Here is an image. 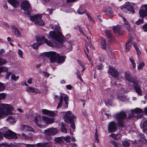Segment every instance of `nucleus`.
<instances>
[{"label": "nucleus", "instance_id": "obj_1", "mask_svg": "<svg viewBox=\"0 0 147 147\" xmlns=\"http://www.w3.org/2000/svg\"><path fill=\"white\" fill-rule=\"evenodd\" d=\"M125 77L126 80L128 82L133 84L134 88L136 92L139 96L142 94V90L141 88V82L138 80H134L131 76V73L129 71H126L125 73Z\"/></svg>", "mask_w": 147, "mask_h": 147}, {"label": "nucleus", "instance_id": "obj_2", "mask_svg": "<svg viewBox=\"0 0 147 147\" xmlns=\"http://www.w3.org/2000/svg\"><path fill=\"white\" fill-rule=\"evenodd\" d=\"M45 55L49 58L50 63H53L56 61L57 63H60L65 61L64 57L59 56L55 52L50 51L46 53Z\"/></svg>", "mask_w": 147, "mask_h": 147}, {"label": "nucleus", "instance_id": "obj_3", "mask_svg": "<svg viewBox=\"0 0 147 147\" xmlns=\"http://www.w3.org/2000/svg\"><path fill=\"white\" fill-rule=\"evenodd\" d=\"M60 28L58 26H56L54 31H50L49 32V36L58 42L62 44L63 42L62 34L60 32Z\"/></svg>", "mask_w": 147, "mask_h": 147}, {"label": "nucleus", "instance_id": "obj_4", "mask_svg": "<svg viewBox=\"0 0 147 147\" xmlns=\"http://www.w3.org/2000/svg\"><path fill=\"white\" fill-rule=\"evenodd\" d=\"M13 108L10 104H2L0 105V119L5 115L10 114Z\"/></svg>", "mask_w": 147, "mask_h": 147}, {"label": "nucleus", "instance_id": "obj_5", "mask_svg": "<svg viewBox=\"0 0 147 147\" xmlns=\"http://www.w3.org/2000/svg\"><path fill=\"white\" fill-rule=\"evenodd\" d=\"M64 120L65 122L70 123L71 128L74 129H75V126L74 121L76 118L75 116L71 111L66 112L64 116Z\"/></svg>", "mask_w": 147, "mask_h": 147}, {"label": "nucleus", "instance_id": "obj_6", "mask_svg": "<svg viewBox=\"0 0 147 147\" xmlns=\"http://www.w3.org/2000/svg\"><path fill=\"white\" fill-rule=\"evenodd\" d=\"M37 42L33 44L32 46V47L36 49L38 48V47L43 42H45L50 47H52L53 46V43L50 40H48L47 39L45 38L44 37H39L37 38Z\"/></svg>", "mask_w": 147, "mask_h": 147}, {"label": "nucleus", "instance_id": "obj_7", "mask_svg": "<svg viewBox=\"0 0 147 147\" xmlns=\"http://www.w3.org/2000/svg\"><path fill=\"white\" fill-rule=\"evenodd\" d=\"M126 116L125 113L123 111H121L114 115V117L118 121V124L119 126L124 127V120Z\"/></svg>", "mask_w": 147, "mask_h": 147}, {"label": "nucleus", "instance_id": "obj_8", "mask_svg": "<svg viewBox=\"0 0 147 147\" xmlns=\"http://www.w3.org/2000/svg\"><path fill=\"white\" fill-rule=\"evenodd\" d=\"M30 19L32 21L34 22L36 25L41 26L44 25V23L41 20L42 16L40 15H37L34 16H30Z\"/></svg>", "mask_w": 147, "mask_h": 147}, {"label": "nucleus", "instance_id": "obj_9", "mask_svg": "<svg viewBox=\"0 0 147 147\" xmlns=\"http://www.w3.org/2000/svg\"><path fill=\"white\" fill-rule=\"evenodd\" d=\"M20 6L22 9L24 11H26L27 14L30 15L31 10V8L30 4L28 1L27 0H25L22 1Z\"/></svg>", "mask_w": 147, "mask_h": 147}, {"label": "nucleus", "instance_id": "obj_10", "mask_svg": "<svg viewBox=\"0 0 147 147\" xmlns=\"http://www.w3.org/2000/svg\"><path fill=\"white\" fill-rule=\"evenodd\" d=\"M113 29L114 32L117 36H121L123 32V27L121 25L114 26L113 28Z\"/></svg>", "mask_w": 147, "mask_h": 147}, {"label": "nucleus", "instance_id": "obj_11", "mask_svg": "<svg viewBox=\"0 0 147 147\" xmlns=\"http://www.w3.org/2000/svg\"><path fill=\"white\" fill-rule=\"evenodd\" d=\"M142 112L143 111L141 109L139 108H136L131 111L132 115H130L128 117L129 119H130L132 118L133 116H134V113H135L136 114H137L136 115H135V116H136L139 118L142 117Z\"/></svg>", "mask_w": 147, "mask_h": 147}, {"label": "nucleus", "instance_id": "obj_12", "mask_svg": "<svg viewBox=\"0 0 147 147\" xmlns=\"http://www.w3.org/2000/svg\"><path fill=\"white\" fill-rule=\"evenodd\" d=\"M121 9L125 12H127V11H129L130 13H134V11L132 6L128 3L126 4L123 6Z\"/></svg>", "mask_w": 147, "mask_h": 147}, {"label": "nucleus", "instance_id": "obj_13", "mask_svg": "<svg viewBox=\"0 0 147 147\" xmlns=\"http://www.w3.org/2000/svg\"><path fill=\"white\" fill-rule=\"evenodd\" d=\"M58 132V129L56 128H50L44 131V133L47 135H54Z\"/></svg>", "mask_w": 147, "mask_h": 147}, {"label": "nucleus", "instance_id": "obj_14", "mask_svg": "<svg viewBox=\"0 0 147 147\" xmlns=\"http://www.w3.org/2000/svg\"><path fill=\"white\" fill-rule=\"evenodd\" d=\"M117 129L116 123L113 121L109 123L108 126V130L109 133L115 132Z\"/></svg>", "mask_w": 147, "mask_h": 147}, {"label": "nucleus", "instance_id": "obj_15", "mask_svg": "<svg viewBox=\"0 0 147 147\" xmlns=\"http://www.w3.org/2000/svg\"><path fill=\"white\" fill-rule=\"evenodd\" d=\"M5 134L7 136L5 135L3 136L7 139H10L12 138L16 139L17 138V136L15 133L10 130H8Z\"/></svg>", "mask_w": 147, "mask_h": 147}, {"label": "nucleus", "instance_id": "obj_16", "mask_svg": "<svg viewBox=\"0 0 147 147\" xmlns=\"http://www.w3.org/2000/svg\"><path fill=\"white\" fill-rule=\"evenodd\" d=\"M109 72L115 78L118 77L119 75L118 71L114 67H109Z\"/></svg>", "mask_w": 147, "mask_h": 147}, {"label": "nucleus", "instance_id": "obj_17", "mask_svg": "<svg viewBox=\"0 0 147 147\" xmlns=\"http://www.w3.org/2000/svg\"><path fill=\"white\" fill-rule=\"evenodd\" d=\"M42 117L41 116L39 115H38L36 117H35L34 119L36 124L40 128H42L43 127V126L40 124L42 122Z\"/></svg>", "mask_w": 147, "mask_h": 147}, {"label": "nucleus", "instance_id": "obj_18", "mask_svg": "<svg viewBox=\"0 0 147 147\" xmlns=\"http://www.w3.org/2000/svg\"><path fill=\"white\" fill-rule=\"evenodd\" d=\"M104 12L106 16L110 18H112L114 16L113 12L110 7L107 8L105 10Z\"/></svg>", "mask_w": 147, "mask_h": 147}, {"label": "nucleus", "instance_id": "obj_19", "mask_svg": "<svg viewBox=\"0 0 147 147\" xmlns=\"http://www.w3.org/2000/svg\"><path fill=\"white\" fill-rule=\"evenodd\" d=\"M42 120L46 123L51 124L54 122V119L46 116H42Z\"/></svg>", "mask_w": 147, "mask_h": 147}, {"label": "nucleus", "instance_id": "obj_20", "mask_svg": "<svg viewBox=\"0 0 147 147\" xmlns=\"http://www.w3.org/2000/svg\"><path fill=\"white\" fill-rule=\"evenodd\" d=\"M42 112L44 114L49 116H53L55 115V113L54 111H50L46 109H42Z\"/></svg>", "mask_w": 147, "mask_h": 147}, {"label": "nucleus", "instance_id": "obj_21", "mask_svg": "<svg viewBox=\"0 0 147 147\" xmlns=\"http://www.w3.org/2000/svg\"><path fill=\"white\" fill-rule=\"evenodd\" d=\"M21 128L22 130L24 131H34V130L31 127L25 125H22Z\"/></svg>", "mask_w": 147, "mask_h": 147}, {"label": "nucleus", "instance_id": "obj_22", "mask_svg": "<svg viewBox=\"0 0 147 147\" xmlns=\"http://www.w3.org/2000/svg\"><path fill=\"white\" fill-rule=\"evenodd\" d=\"M86 38L88 40V43L86 45V49L87 51L89 53L90 52V51L93 49V47L92 45V43L90 39H88L87 36H86Z\"/></svg>", "mask_w": 147, "mask_h": 147}, {"label": "nucleus", "instance_id": "obj_23", "mask_svg": "<svg viewBox=\"0 0 147 147\" xmlns=\"http://www.w3.org/2000/svg\"><path fill=\"white\" fill-rule=\"evenodd\" d=\"M105 33L111 41L112 42L114 41V37L110 31L109 30H106L105 31Z\"/></svg>", "mask_w": 147, "mask_h": 147}, {"label": "nucleus", "instance_id": "obj_24", "mask_svg": "<svg viewBox=\"0 0 147 147\" xmlns=\"http://www.w3.org/2000/svg\"><path fill=\"white\" fill-rule=\"evenodd\" d=\"M8 2L14 7H17L19 5V3L17 0H8Z\"/></svg>", "mask_w": 147, "mask_h": 147}, {"label": "nucleus", "instance_id": "obj_25", "mask_svg": "<svg viewBox=\"0 0 147 147\" xmlns=\"http://www.w3.org/2000/svg\"><path fill=\"white\" fill-rule=\"evenodd\" d=\"M139 13L140 17L142 18L147 16V13L144 9H141L139 11Z\"/></svg>", "mask_w": 147, "mask_h": 147}, {"label": "nucleus", "instance_id": "obj_26", "mask_svg": "<svg viewBox=\"0 0 147 147\" xmlns=\"http://www.w3.org/2000/svg\"><path fill=\"white\" fill-rule=\"evenodd\" d=\"M0 147H17V146L12 143H3L0 145Z\"/></svg>", "mask_w": 147, "mask_h": 147}, {"label": "nucleus", "instance_id": "obj_27", "mask_svg": "<svg viewBox=\"0 0 147 147\" xmlns=\"http://www.w3.org/2000/svg\"><path fill=\"white\" fill-rule=\"evenodd\" d=\"M131 39L129 40L126 42V52L128 51L132 45V42H131Z\"/></svg>", "mask_w": 147, "mask_h": 147}, {"label": "nucleus", "instance_id": "obj_28", "mask_svg": "<svg viewBox=\"0 0 147 147\" xmlns=\"http://www.w3.org/2000/svg\"><path fill=\"white\" fill-rule=\"evenodd\" d=\"M12 28L13 32L15 33L17 36L19 37H21V34H20L19 31L16 28L14 27H13Z\"/></svg>", "mask_w": 147, "mask_h": 147}, {"label": "nucleus", "instance_id": "obj_29", "mask_svg": "<svg viewBox=\"0 0 147 147\" xmlns=\"http://www.w3.org/2000/svg\"><path fill=\"white\" fill-rule=\"evenodd\" d=\"M101 45L102 48L103 49H106V43L105 40L103 38H101Z\"/></svg>", "mask_w": 147, "mask_h": 147}, {"label": "nucleus", "instance_id": "obj_30", "mask_svg": "<svg viewBox=\"0 0 147 147\" xmlns=\"http://www.w3.org/2000/svg\"><path fill=\"white\" fill-rule=\"evenodd\" d=\"M8 129H7L6 127H4L1 128L0 130V133L3 135V136L5 135L6 136L5 134L7 133Z\"/></svg>", "mask_w": 147, "mask_h": 147}, {"label": "nucleus", "instance_id": "obj_31", "mask_svg": "<svg viewBox=\"0 0 147 147\" xmlns=\"http://www.w3.org/2000/svg\"><path fill=\"white\" fill-rule=\"evenodd\" d=\"M54 140L56 142L59 144H61L63 142L62 137H61L55 138H54Z\"/></svg>", "mask_w": 147, "mask_h": 147}, {"label": "nucleus", "instance_id": "obj_32", "mask_svg": "<svg viewBox=\"0 0 147 147\" xmlns=\"http://www.w3.org/2000/svg\"><path fill=\"white\" fill-rule=\"evenodd\" d=\"M41 147H52L51 144L49 142H46L44 143H40Z\"/></svg>", "mask_w": 147, "mask_h": 147}, {"label": "nucleus", "instance_id": "obj_33", "mask_svg": "<svg viewBox=\"0 0 147 147\" xmlns=\"http://www.w3.org/2000/svg\"><path fill=\"white\" fill-rule=\"evenodd\" d=\"M7 120L11 123H13L16 121V119H15L14 117L11 116H9L8 117Z\"/></svg>", "mask_w": 147, "mask_h": 147}, {"label": "nucleus", "instance_id": "obj_34", "mask_svg": "<svg viewBox=\"0 0 147 147\" xmlns=\"http://www.w3.org/2000/svg\"><path fill=\"white\" fill-rule=\"evenodd\" d=\"M118 98L121 101H124L125 100L126 98L123 94H120L118 95Z\"/></svg>", "mask_w": 147, "mask_h": 147}, {"label": "nucleus", "instance_id": "obj_35", "mask_svg": "<svg viewBox=\"0 0 147 147\" xmlns=\"http://www.w3.org/2000/svg\"><path fill=\"white\" fill-rule=\"evenodd\" d=\"M64 123H62V125L61 127V131L64 133H67V129L65 128V125Z\"/></svg>", "mask_w": 147, "mask_h": 147}, {"label": "nucleus", "instance_id": "obj_36", "mask_svg": "<svg viewBox=\"0 0 147 147\" xmlns=\"http://www.w3.org/2000/svg\"><path fill=\"white\" fill-rule=\"evenodd\" d=\"M26 147H41L40 143L36 144H27Z\"/></svg>", "mask_w": 147, "mask_h": 147}, {"label": "nucleus", "instance_id": "obj_37", "mask_svg": "<svg viewBox=\"0 0 147 147\" xmlns=\"http://www.w3.org/2000/svg\"><path fill=\"white\" fill-rule=\"evenodd\" d=\"M78 13L80 14H82L85 12V10L83 8L80 7L78 10Z\"/></svg>", "mask_w": 147, "mask_h": 147}, {"label": "nucleus", "instance_id": "obj_38", "mask_svg": "<svg viewBox=\"0 0 147 147\" xmlns=\"http://www.w3.org/2000/svg\"><path fill=\"white\" fill-rule=\"evenodd\" d=\"M113 96H111L110 100H107L105 101V103L106 105L108 106L112 104V100L113 99Z\"/></svg>", "mask_w": 147, "mask_h": 147}, {"label": "nucleus", "instance_id": "obj_39", "mask_svg": "<svg viewBox=\"0 0 147 147\" xmlns=\"http://www.w3.org/2000/svg\"><path fill=\"white\" fill-rule=\"evenodd\" d=\"M7 62V61L2 58H0V66L3 65Z\"/></svg>", "mask_w": 147, "mask_h": 147}, {"label": "nucleus", "instance_id": "obj_40", "mask_svg": "<svg viewBox=\"0 0 147 147\" xmlns=\"http://www.w3.org/2000/svg\"><path fill=\"white\" fill-rule=\"evenodd\" d=\"M129 60L130 62L131 63L132 65L134 68H135L136 67V64L135 63V60L132 57H131L129 58Z\"/></svg>", "mask_w": 147, "mask_h": 147}, {"label": "nucleus", "instance_id": "obj_41", "mask_svg": "<svg viewBox=\"0 0 147 147\" xmlns=\"http://www.w3.org/2000/svg\"><path fill=\"white\" fill-rule=\"evenodd\" d=\"M26 90L28 92H34V88L30 86L26 88Z\"/></svg>", "mask_w": 147, "mask_h": 147}, {"label": "nucleus", "instance_id": "obj_42", "mask_svg": "<svg viewBox=\"0 0 147 147\" xmlns=\"http://www.w3.org/2000/svg\"><path fill=\"white\" fill-rule=\"evenodd\" d=\"M8 70L7 67H0V74L3 72H7Z\"/></svg>", "mask_w": 147, "mask_h": 147}, {"label": "nucleus", "instance_id": "obj_43", "mask_svg": "<svg viewBox=\"0 0 147 147\" xmlns=\"http://www.w3.org/2000/svg\"><path fill=\"white\" fill-rule=\"evenodd\" d=\"M122 144L123 146L125 147H128L130 145L129 143L126 140H123L122 142Z\"/></svg>", "mask_w": 147, "mask_h": 147}, {"label": "nucleus", "instance_id": "obj_44", "mask_svg": "<svg viewBox=\"0 0 147 147\" xmlns=\"http://www.w3.org/2000/svg\"><path fill=\"white\" fill-rule=\"evenodd\" d=\"M7 96L6 93H0V100L5 99Z\"/></svg>", "mask_w": 147, "mask_h": 147}, {"label": "nucleus", "instance_id": "obj_45", "mask_svg": "<svg viewBox=\"0 0 147 147\" xmlns=\"http://www.w3.org/2000/svg\"><path fill=\"white\" fill-rule=\"evenodd\" d=\"M143 128L144 130L146 131L147 130V120H145L143 123Z\"/></svg>", "mask_w": 147, "mask_h": 147}, {"label": "nucleus", "instance_id": "obj_46", "mask_svg": "<svg viewBox=\"0 0 147 147\" xmlns=\"http://www.w3.org/2000/svg\"><path fill=\"white\" fill-rule=\"evenodd\" d=\"M20 136L22 139L25 140L29 139L30 138V137L27 136L23 133Z\"/></svg>", "mask_w": 147, "mask_h": 147}, {"label": "nucleus", "instance_id": "obj_47", "mask_svg": "<svg viewBox=\"0 0 147 147\" xmlns=\"http://www.w3.org/2000/svg\"><path fill=\"white\" fill-rule=\"evenodd\" d=\"M109 136L113 138L114 139L117 140V137L118 136V134H111L109 135Z\"/></svg>", "mask_w": 147, "mask_h": 147}, {"label": "nucleus", "instance_id": "obj_48", "mask_svg": "<svg viewBox=\"0 0 147 147\" xmlns=\"http://www.w3.org/2000/svg\"><path fill=\"white\" fill-rule=\"evenodd\" d=\"M19 77L18 76H16L15 75L12 74L11 77V79L14 80L16 81L19 78Z\"/></svg>", "mask_w": 147, "mask_h": 147}, {"label": "nucleus", "instance_id": "obj_49", "mask_svg": "<svg viewBox=\"0 0 147 147\" xmlns=\"http://www.w3.org/2000/svg\"><path fill=\"white\" fill-rule=\"evenodd\" d=\"M132 43H133V44L134 47L136 49V51L137 52V53L138 54H139L140 51L139 50V49L137 46L136 43L135 42H133Z\"/></svg>", "mask_w": 147, "mask_h": 147}, {"label": "nucleus", "instance_id": "obj_50", "mask_svg": "<svg viewBox=\"0 0 147 147\" xmlns=\"http://www.w3.org/2000/svg\"><path fill=\"white\" fill-rule=\"evenodd\" d=\"M98 131L97 129H96V132L95 133V137L97 142H99V140L98 138Z\"/></svg>", "mask_w": 147, "mask_h": 147}, {"label": "nucleus", "instance_id": "obj_51", "mask_svg": "<svg viewBox=\"0 0 147 147\" xmlns=\"http://www.w3.org/2000/svg\"><path fill=\"white\" fill-rule=\"evenodd\" d=\"M144 22V20L143 18H142L141 19H139L136 22V24L137 25H139L143 23Z\"/></svg>", "mask_w": 147, "mask_h": 147}, {"label": "nucleus", "instance_id": "obj_52", "mask_svg": "<svg viewBox=\"0 0 147 147\" xmlns=\"http://www.w3.org/2000/svg\"><path fill=\"white\" fill-rule=\"evenodd\" d=\"M18 54L19 56L21 58H23V52L22 51L19 49L18 50Z\"/></svg>", "mask_w": 147, "mask_h": 147}, {"label": "nucleus", "instance_id": "obj_53", "mask_svg": "<svg viewBox=\"0 0 147 147\" xmlns=\"http://www.w3.org/2000/svg\"><path fill=\"white\" fill-rule=\"evenodd\" d=\"M77 72L76 73V74L78 77L79 78L80 80L82 82H83V80L82 78L80 76V74L79 71L77 69Z\"/></svg>", "mask_w": 147, "mask_h": 147}, {"label": "nucleus", "instance_id": "obj_54", "mask_svg": "<svg viewBox=\"0 0 147 147\" xmlns=\"http://www.w3.org/2000/svg\"><path fill=\"white\" fill-rule=\"evenodd\" d=\"M63 139L67 142H70L71 140V138L69 136H67L64 137Z\"/></svg>", "mask_w": 147, "mask_h": 147}, {"label": "nucleus", "instance_id": "obj_55", "mask_svg": "<svg viewBox=\"0 0 147 147\" xmlns=\"http://www.w3.org/2000/svg\"><path fill=\"white\" fill-rule=\"evenodd\" d=\"M68 97L67 96H66L64 97V100L65 102V104L67 105V107H68L67 105L68 104Z\"/></svg>", "mask_w": 147, "mask_h": 147}, {"label": "nucleus", "instance_id": "obj_56", "mask_svg": "<svg viewBox=\"0 0 147 147\" xmlns=\"http://www.w3.org/2000/svg\"><path fill=\"white\" fill-rule=\"evenodd\" d=\"M5 88V87L3 84L0 82V92L3 91Z\"/></svg>", "mask_w": 147, "mask_h": 147}, {"label": "nucleus", "instance_id": "obj_57", "mask_svg": "<svg viewBox=\"0 0 147 147\" xmlns=\"http://www.w3.org/2000/svg\"><path fill=\"white\" fill-rule=\"evenodd\" d=\"M144 65V63H142L140 64L138 67V69L139 70H141Z\"/></svg>", "mask_w": 147, "mask_h": 147}, {"label": "nucleus", "instance_id": "obj_58", "mask_svg": "<svg viewBox=\"0 0 147 147\" xmlns=\"http://www.w3.org/2000/svg\"><path fill=\"white\" fill-rule=\"evenodd\" d=\"M125 27L127 28L128 31L129 32L131 30V27L129 24L125 25Z\"/></svg>", "mask_w": 147, "mask_h": 147}, {"label": "nucleus", "instance_id": "obj_59", "mask_svg": "<svg viewBox=\"0 0 147 147\" xmlns=\"http://www.w3.org/2000/svg\"><path fill=\"white\" fill-rule=\"evenodd\" d=\"M141 140L144 143H146V140L144 137V135L143 134L141 135Z\"/></svg>", "mask_w": 147, "mask_h": 147}, {"label": "nucleus", "instance_id": "obj_60", "mask_svg": "<svg viewBox=\"0 0 147 147\" xmlns=\"http://www.w3.org/2000/svg\"><path fill=\"white\" fill-rule=\"evenodd\" d=\"M142 28L145 32H147V24L144 25L143 26Z\"/></svg>", "mask_w": 147, "mask_h": 147}, {"label": "nucleus", "instance_id": "obj_61", "mask_svg": "<svg viewBox=\"0 0 147 147\" xmlns=\"http://www.w3.org/2000/svg\"><path fill=\"white\" fill-rule=\"evenodd\" d=\"M78 62L80 66H81L82 68L85 67L83 63L80 61L78 60Z\"/></svg>", "mask_w": 147, "mask_h": 147}, {"label": "nucleus", "instance_id": "obj_62", "mask_svg": "<svg viewBox=\"0 0 147 147\" xmlns=\"http://www.w3.org/2000/svg\"><path fill=\"white\" fill-rule=\"evenodd\" d=\"M67 44L69 45V46L67 45L66 48L67 49H68L69 51H71L72 50V46L71 44H69V43H68Z\"/></svg>", "mask_w": 147, "mask_h": 147}, {"label": "nucleus", "instance_id": "obj_63", "mask_svg": "<svg viewBox=\"0 0 147 147\" xmlns=\"http://www.w3.org/2000/svg\"><path fill=\"white\" fill-rule=\"evenodd\" d=\"M112 144L113 145L114 147H118V144L114 141H112Z\"/></svg>", "mask_w": 147, "mask_h": 147}, {"label": "nucleus", "instance_id": "obj_64", "mask_svg": "<svg viewBox=\"0 0 147 147\" xmlns=\"http://www.w3.org/2000/svg\"><path fill=\"white\" fill-rule=\"evenodd\" d=\"M69 145L70 146H71L72 147H77V145L76 143H71L69 144Z\"/></svg>", "mask_w": 147, "mask_h": 147}]
</instances>
